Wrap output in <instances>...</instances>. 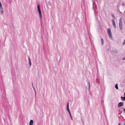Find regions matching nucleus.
Segmentation results:
<instances>
[{
    "label": "nucleus",
    "mask_w": 125,
    "mask_h": 125,
    "mask_svg": "<svg viewBox=\"0 0 125 125\" xmlns=\"http://www.w3.org/2000/svg\"><path fill=\"white\" fill-rule=\"evenodd\" d=\"M119 27L120 30L122 31L123 29V28L122 21V18H120L119 20Z\"/></svg>",
    "instance_id": "obj_1"
},
{
    "label": "nucleus",
    "mask_w": 125,
    "mask_h": 125,
    "mask_svg": "<svg viewBox=\"0 0 125 125\" xmlns=\"http://www.w3.org/2000/svg\"><path fill=\"white\" fill-rule=\"evenodd\" d=\"M107 33L109 38L111 40H113V38L112 35L111 31L109 28H108L107 29Z\"/></svg>",
    "instance_id": "obj_2"
},
{
    "label": "nucleus",
    "mask_w": 125,
    "mask_h": 125,
    "mask_svg": "<svg viewBox=\"0 0 125 125\" xmlns=\"http://www.w3.org/2000/svg\"><path fill=\"white\" fill-rule=\"evenodd\" d=\"M0 10L1 12L2 13H3V8L2 7V4L1 3L0 1Z\"/></svg>",
    "instance_id": "obj_3"
},
{
    "label": "nucleus",
    "mask_w": 125,
    "mask_h": 125,
    "mask_svg": "<svg viewBox=\"0 0 125 125\" xmlns=\"http://www.w3.org/2000/svg\"><path fill=\"white\" fill-rule=\"evenodd\" d=\"M124 103L123 102H120L119 103L118 105V106L119 107H121L123 105Z\"/></svg>",
    "instance_id": "obj_4"
},
{
    "label": "nucleus",
    "mask_w": 125,
    "mask_h": 125,
    "mask_svg": "<svg viewBox=\"0 0 125 125\" xmlns=\"http://www.w3.org/2000/svg\"><path fill=\"white\" fill-rule=\"evenodd\" d=\"M33 120H31L30 122L29 125H33Z\"/></svg>",
    "instance_id": "obj_5"
},
{
    "label": "nucleus",
    "mask_w": 125,
    "mask_h": 125,
    "mask_svg": "<svg viewBox=\"0 0 125 125\" xmlns=\"http://www.w3.org/2000/svg\"><path fill=\"white\" fill-rule=\"evenodd\" d=\"M113 52L116 54H117L118 53V51L116 49H115L113 50Z\"/></svg>",
    "instance_id": "obj_6"
},
{
    "label": "nucleus",
    "mask_w": 125,
    "mask_h": 125,
    "mask_svg": "<svg viewBox=\"0 0 125 125\" xmlns=\"http://www.w3.org/2000/svg\"><path fill=\"white\" fill-rule=\"evenodd\" d=\"M69 103L68 102H67V107H66V109L67 111H69Z\"/></svg>",
    "instance_id": "obj_7"
},
{
    "label": "nucleus",
    "mask_w": 125,
    "mask_h": 125,
    "mask_svg": "<svg viewBox=\"0 0 125 125\" xmlns=\"http://www.w3.org/2000/svg\"><path fill=\"white\" fill-rule=\"evenodd\" d=\"M96 82L97 83H100V80L99 78H96Z\"/></svg>",
    "instance_id": "obj_8"
},
{
    "label": "nucleus",
    "mask_w": 125,
    "mask_h": 125,
    "mask_svg": "<svg viewBox=\"0 0 125 125\" xmlns=\"http://www.w3.org/2000/svg\"><path fill=\"white\" fill-rule=\"evenodd\" d=\"M38 12H39V14L40 19H41L42 18V15L41 11H39Z\"/></svg>",
    "instance_id": "obj_9"
},
{
    "label": "nucleus",
    "mask_w": 125,
    "mask_h": 125,
    "mask_svg": "<svg viewBox=\"0 0 125 125\" xmlns=\"http://www.w3.org/2000/svg\"><path fill=\"white\" fill-rule=\"evenodd\" d=\"M112 22L113 24V26H114V25L115 26V23L114 20L113 19H112Z\"/></svg>",
    "instance_id": "obj_10"
},
{
    "label": "nucleus",
    "mask_w": 125,
    "mask_h": 125,
    "mask_svg": "<svg viewBox=\"0 0 125 125\" xmlns=\"http://www.w3.org/2000/svg\"><path fill=\"white\" fill-rule=\"evenodd\" d=\"M37 8H38V12L41 11L40 9V6L39 5H38Z\"/></svg>",
    "instance_id": "obj_11"
},
{
    "label": "nucleus",
    "mask_w": 125,
    "mask_h": 125,
    "mask_svg": "<svg viewBox=\"0 0 125 125\" xmlns=\"http://www.w3.org/2000/svg\"><path fill=\"white\" fill-rule=\"evenodd\" d=\"M101 44H102V45H103L104 43V41L103 40V39L102 38H101Z\"/></svg>",
    "instance_id": "obj_12"
},
{
    "label": "nucleus",
    "mask_w": 125,
    "mask_h": 125,
    "mask_svg": "<svg viewBox=\"0 0 125 125\" xmlns=\"http://www.w3.org/2000/svg\"><path fill=\"white\" fill-rule=\"evenodd\" d=\"M121 99L123 101H124L125 100V97L124 96V97L122 96L121 97Z\"/></svg>",
    "instance_id": "obj_13"
},
{
    "label": "nucleus",
    "mask_w": 125,
    "mask_h": 125,
    "mask_svg": "<svg viewBox=\"0 0 125 125\" xmlns=\"http://www.w3.org/2000/svg\"><path fill=\"white\" fill-rule=\"evenodd\" d=\"M115 88L117 89H118V84L117 83L115 86Z\"/></svg>",
    "instance_id": "obj_14"
},
{
    "label": "nucleus",
    "mask_w": 125,
    "mask_h": 125,
    "mask_svg": "<svg viewBox=\"0 0 125 125\" xmlns=\"http://www.w3.org/2000/svg\"><path fill=\"white\" fill-rule=\"evenodd\" d=\"M88 88H89V90L90 89V83L89 82H88Z\"/></svg>",
    "instance_id": "obj_15"
},
{
    "label": "nucleus",
    "mask_w": 125,
    "mask_h": 125,
    "mask_svg": "<svg viewBox=\"0 0 125 125\" xmlns=\"http://www.w3.org/2000/svg\"><path fill=\"white\" fill-rule=\"evenodd\" d=\"M69 114V115H70V118H71V119L72 120V119H72V116H71V113H70V114Z\"/></svg>",
    "instance_id": "obj_16"
},
{
    "label": "nucleus",
    "mask_w": 125,
    "mask_h": 125,
    "mask_svg": "<svg viewBox=\"0 0 125 125\" xmlns=\"http://www.w3.org/2000/svg\"><path fill=\"white\" fill-rule=\"evenodd\" d=\"M112 16L113 17V18L114 19H115V15H114L113 14H112Z\"/></svg>",
    "instance_id": "obj_17"
},
{
    "label": "nucleus",
    "mask_w": 125,
    "mask_h": 125,
    "mask_svg": "<svg viewBox=\"0 0 125 125\" xmlns=\"http://www.w3.org/2000/svg\"><path fill=\"white\" fill-rule=\"evenodd\" d=\"M29 65H30V68L31 67V62H29Z\"/></svg>",
    "instance_id": "obj_18"
},
{
    "label": "nucleus",
    "mask_w": 125,
    "mask_h": 125,
    "mask_svg": "<svg viewBox=\"0 0 125 125\" xmlns=\"http://www.w3.org/2000/svg\"><path fill=\"white\" fill-rule=\"evenodd\" d=\"M125 44V40H124V42L123 43V45H124Z\"/></svg>",
    "instance_id": "obj_19"
},
{
    "label": "nucleus",
    "mask_w": 125,
    "mask_h": 125,
    "mask_svg": "<svg viewBox=\"0 0 125 125\" xmlns=\"http://www.w3.org/2000/svg\"><path fill=\"white\" fill-rule=\"evenodd\" d=\"M28 61H31L30 59V58L29 57H28Z\"/></svg>",
    "instance_id": "obj_20"
},
{
    "label": "nucleus",
    "mask_w": 125,
    "mask_h": 125,
    "mask_svg": "<svg viewBox=\"0 0 125 125\" xmlns=\"http://www.w3.org/2000/svg\"><path fill=\"white\" fill-rule=\"evenodd\" d=\"M122 60H125V57H124L122 59Z\"/></svg>",
    "instance_id": "obj_21"
},
{
    "label": "nucleus",
    "mask_w": 125,
    "mask_h": 125,
    "mask_svg": "<svg viewBox=\"0 0 125 125\" xmlns=\"http://www.w3.org/2000/svg\"><path fill=\"white\" fill-rule=\"evenodd\" d=\"M114 27L115 28H115H116V25H115H115H114Z\"/></svg>",
    "instance_id": "obj_22"
},
{
    "label": "nucleus",
    "mask_w": 125,
    "mask_h": 125,
    "mask_svg": "<svg viewBox=\"0 0 125 125\" xmlns=\"http://www.w3.org/2000/svg\"><path fill=\"white\" fill-rule=\"evenodd\" d=\"M123 111H124V112H125V108L123 109Z\"/></svg>",
    "instance_id": "obj_23"
},
{
    "label": "nucleus",
    "mask_w": 125,
    "mask_h": 125,
    "mask_svg": "<svg viewBox=\"0 0 125 125\" xmlns=\"http://www.w3.org/2000/svg\"><path fill=\"white\" fill-rule=\"evenodd\" d=\"M124 5H124V3H122V6H124Z\"/></svg>",
    "instance_id": "obj_24"
},
{
    "label": "nucleus",
    "mask_w": 125,
    "mask_h": 125,
    "mask_svg": "<svg viewBox=\"0 0 125 125\" xmlns=\"http://www.w3.org/2000/svg\"><path fill=\"white\" fill-rule=\"evenodd\" d=\"M33 83H32V87L33 88V89H34V87H33Z\"/></svg>",
    "instance_id": "obj_25"
},
{
    "label": "nucleus",
    "mask_w": 125,
    "mask_h": 125,
    "mask_svg": "<svg viewBox=\"0 0 125 125\" xmlns=\"http://www.w3.org/2000/svg\"><path fill=\"white\" fill-rule=\"evenodd\" d=\"M68 112L69 114L70 113V110L69 111H68Z\"/></svg>",
    "instance_id": "obj_26"
},
{
    "label": "nucleus",
    "mask_w": 125,
    "mask_h": 125,
    "mask_svg": "<svg viewBox=\"0 0 125 125\" xmlns=\"http://www.w3.org/2000/svg\"><path fill=\"white\" fill-rule=\"evenodd\" d=\"M33 89H34V90L35 91V93H36V91H35V89L34 88Z\"/></svg>",
    "instance_id": "obj_27"
},
{
    "label": "nucleus",
    "mask_w": 125,
    "mask_h": 125,
    "mask_svg": "<svg viewBox=\"0 0 125 125\" xmlns=\"http://www.w3.org/2000/svg\"><path fill=\"white\" fill-rule=\"evenodd\" d=\"M33 89H34V90L35 91V93H36V91H35V89L34 88Z\"/></svg>",
    "instance_id": "obj_28"
},
{
    "label": "nucleus",
    "mask_w": 125,
    "mask_h": 125,
    "mask_svg": "<svg viewBox=\"0 0 125 125\" xmlns=\"http://www.w3.org/2000/svg\"><path fill=\"white\" fill-rule=\"evenodd\" d=\"M124 96L125 97V92L124 94Z\"/></svg>",
    "instance_id": "obj_29"
},
{
    "label": "nucleus",
    "mask_w": 125,
    "mask_h": 125,
    "mask_svg": "<svg viewBox=\"0 0 125 125\" xmlns=\"http://www.w3.org/2000/svg\"><path fill=\"white\" fill-rule=\"evenodd\" d=\"M118 125H121L120 123H119Z\"/></svg>",
    "instance_id": "obj_30"
},
{
    "label": "nucleus",
    "mask_w": 125,
    "mask_h": 125,
    "mask_svg": "<svg viewBox=\"0 0 125 125\" xmlns=\"http://www.w3.org/2000/svg\"><path fill=\"white\" fill-rule=\"evenodd\" d=\"M94 1L93 2V5H94Z\"/></svg>",
    "instance_id": "obj_31"
},
{
    "label": "nucleus",
    "mask_w": 125,
    "mask_h": 125,
    "mask_svg": "<svg viewBox=\"0 0 125 125\" xmlns=\"http://www.w3.org/2000/svg\"><path fill=\"white\" fill-rule=\"evenodd\" d=\"M31 62V61H29V62Z\"/></svg>",
    "instance_id": "obj_32"
},
{
    "label": "nucleus",
    "mask_w": 125,
    "mask_h": 125,
    "mask_svg": "<svg viewBox=\"0 0 125 125\" xmlns=\"http://www.w3.org/2000/svg\"><path fill=\"white\" fill-rule=\"evenodd\" d=\"M124 125H125V123L124 124Z\"/></svg>",
    "instance_id": "obj_33"
},
{
    "label": "nucleus",
    "mask_w": 125,
    "mask_h": 125,
    "mask_svg": "<svg viewBox=\"0 0 125 125\" xmlns=\"http://www.w3.org/2000/svg\"><path fill=\"white\" fill-rule=\"evenodd\" d=\"M120 12V13H122V12Z\"/></svg>",
    "instance_id": "obj_34"
}]
</instances>
